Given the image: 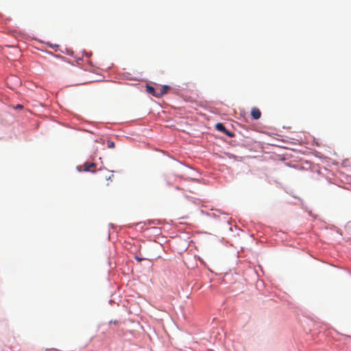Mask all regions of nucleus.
<instances>
[{
    "label": "nucleus",
    "instance_id": "obj_6",
    "mask_svg": "<svg viewBox=\"0 0 351 351\" xmlns=\"http://www.w3.org/2000/svg\"><path fill=\"white\" fill-rule=\"evenodd\" d=\"M107 144H108V148H114L115 145H114V143L113 141H108L107 142Z\"/></svg>",
    "mask_w": 351,
    "mask_h": 351
},
{
    "label": "nucleus",
    "instance_id": "obj_2",
    "mask_svg": "<svg viewBox=\"0 0 351 351\" xmlns=\"http://www.w3.org/2000/svg\"><path fill=\"white\" fill-rule=\"evenodd\" d=\"M170 86L167 85H164L160 86L158 88V93L157 94V97H160L167 93V92L170 90Z\"/></svg>",
    "mask_w": 351,
    "mask_h": 351
},
{
    "label": "nucleus",
    "instance_id": "obj_3",
    "mask_svg": "<svg viewBox=\"0 0 351 351\" xmlns=\"http://www.w3.org/2000/svg\"><path fill=\"white\" fill-rule=\"evenodd\" d=\"M251 116L254 119H258L261 116V112L258 108H253L251 110Z\"/></svg>",
    "mask_w": 351,
    "mask_h": 351
},
{
    "label": "nucleus",
    "instance_id": "obj_1",
    "mask_svg": "<svg viewBox=\"0 0 351 351\" xmlns=\"http://www.w3.org/2000/svg\"><path fill=\"white\" fill-rule=\"evenodd\" d=\"M96 165L94 162H85L82 165L77 166V169L79 171H95Z\"/></svg>",
    "mask_w": 351,
    "mask_h": 351
},
{
    "label": "nucleus",
    "instance_id": "obj_4",
    "mask_svg": "<svg viewBox=\"0 0 351 351\" xmlns=\"http://www.w3.org/2000/svg\"><path fill=\"white\" fill-rule=\"evenodd\" d=\"M146 90L148 93L157 97V94L158 93V88H156L152 86L147 85L146 86Z\"/></svg>",
    "mask_w": 351,
    "mask_h": 351
},
{
    "label": "nucleus",
    "instance_id": "obj_5",
    "mask_svg": "<svg viewBox=\"0 0 351 351\" xmlns=\"http://www.w3.org/2000/svg\"><path fill=\"white\" fill-rule=\"evenodd\" d=\"M215 128L217 130L221 132H226V128L224 127V125L221 123H217L216 125H215Z\"/></svg>",
    "mask_w": 351,
    "mask_h": 351
},
{
    "label": "nucleus",
    "instance_id": "obj_9",
    "mask_svg": "<svg viewBox=\"0 0 351 351\" xmlns=\"http://www.w3.org/2000/svg\"><path fill=\"white\" fill-rule=\"evenodd\" d=\"M17 108H22V106H21V105H18V106H17Z\"/></svg>",
    "mask_w": 351,
    "mask_h": 351
},
{
    "label": "nucleus",
    "instance_id": "obj_8",
    "mask_svg": "<svg viewBox=\"0 0 351 351\" xmlns=\"http://www.w3.org/2000/svg\"><path fill=\"white\" fill-rule=\"evenodd\" d=\"M135 258H136V260L138 262H141V261L143 260V258H139V257H138V256H135Z\"/></svg>",
    "mask_w": 351,
    "mask_h": 351
},
{
    "label": "nucleus",
    "instance_id": "obj_7",
    "mask_svg": "<svg viewBox=\"0 0 351 351\" xmlns=\"http://www.w3.org/2000/svg\"><path fill=\"white\" fill-rule=\"evenodd\" d=\"M223 134H226L229 137H233L234 136V134L232 132H229L227 130H226V132H223Z\"/></svg>",
    "mask_w": 351,
    "mask_h": 351
}]
</instances>
